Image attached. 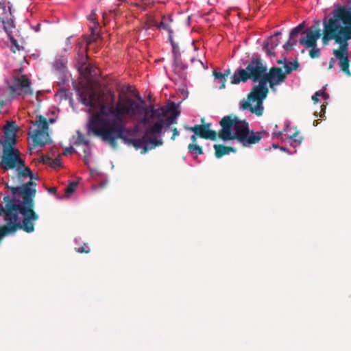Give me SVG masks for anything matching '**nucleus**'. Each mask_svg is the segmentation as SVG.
<instances>
[{
	"mask_svg": "<svg viewBox=\"0 0 351 351\" xmlns=\"http://www.w3.org/2000/svg\"><path fill=\"white\" fill-rule=\"evenodd\" d=\"M323 25V44L327 45L330 40H333L339 45V47L334 49L332 53L348 55V41L351 40V29L347 25H343L333 14L327 21H324Z\"/></svg>",
	"mask_w": 351,
	"mask_h": 351,
	"instance_id": "obj_2",
	"label": "nucleus"
},
{
	"mask_svg": "<svg viewBox=\"0 0 351 351\" xmlns=\"http://www.w3.org/2000/svg\"><path fill=\"white\" fill-rule=\"evenodd\" d=\"M76 251L78 253H88L90 252V250L88 245V243H84V245H81L76 248Z\"/></svg>",
	"mask_w": 351,
	"mask_h": 351,
	"instance_id": "obj_39",
	"label": "nucleus"
},
{
	"mask_svg": "<svg viewBox=\"0 0 351 351\" xmlns=\"http://www.w3.org/2000/svg\"><path fill=\"white\" fill-rule=\"evenodd\" d=\"M184 128L186 130L193 132L201 138L215 141L218 136V133H217L216 131L206 130L205 128L201 125H195L194 126L184 125Z\"/></svg>",
	"mask_w": 351,
	"mask_h": 351,
	"instance_id": "obj_12",
	"label": "nucleus"
},
{
	"mask_svg": "<svg viewBox=\"0 0 351 351\" xmlns=\"http://www.w3.org/2000/svg\"><path fill=\"white\" fill-rule=\"evenodd\" d=\"M172 132H173V135H172L171 138V140L173 141L175 139L176 136L179 135V132H178V129L176 128H173L172 129Z\"/></svg>",
	"mask_w": 351,
	"mask_h": 351,
	"instance_id": "obj_48",
	"label": "nucleus"
},
{
	"mask_svg": "<svg viewBox=\"0 0 351 351\" xmlns=\"http://www.w3.org/2000/svg\"><path fill=\"white\" fill-rule=\"evenodd\" d=\"M336 60L335 58H331L329 62L328 69H331L333 68L334 64L335 63Z\"/></svg>",
	"mask_w": 351,
	"mask_h": 351,
	"instance_id": "obj_50",
	"label": "nucleus"
},
{
	"mask_svg": "<svg viewBox=\"0 0 351 351\" xmlns=\"http://www.w3.org/2000/svg\"><path fill=\"white\" fill-rule=\"evenodd\" d=\"M279 43L280 40L278 38H274L273 36L270 37L266 43L271 49H275Z\"/></svg>",
	"mask_w": 351,
	"mask_h": 351,
	"instance_id": "obj_36",
	"label": "nucleus"
},
{
	"mask_svg": "<svg viewBox=\"0 0 351 351\" xmlns=\"http://www.w3.org/2000/svg\"><path fill=\"white\" fill-rule=\"evenodd\" d=\"M75 145H87L88 144V140L82 134L79 130L77 131V138L75 142Z\"/></svg>",
	"mask_w": 351,
	"mask_h": 351,
	"instance_id": "obj_31",
	"label": "nucleus"
},
{
	"mask_svg": "<svg viewBox=\"0 0 351 351\" xmlns=\"http://www.w3.org/2000/svg\"><path fill=\"white\" fill-rule=\"evenodd\" d=\"M273 147H274L275 149H276V148H278V147H279V145H277V144H274V145H273Z\"/></svg>",
	"mask_w": 351,
	"mask_h": 351,
	"instance_id": "obj_63",
	"label": "nucleus"
},
{
	"mask_svg": "<svg viewBox=\"0 0 351 351\" xmlns=\"http://www.w3.org/2000/svg\"><path fill=\"white\" fill-rule=\"evenodd\" d=\"M322 96L324 97L325 98L328 97V95L326 93H323Z\"/></svg>",
	"mask_w": 351,
	"mask_h": 351,
	"instance_id": "obj_62",
	"label": "nucleus"
},
{
	"mask_svg": "<svg viewBox=\"0 0 351 351\" xmlns=\"http://www.w3.org/2000/svg\"><path fill=\"white\" fill-rule=\"evenodd\" d=\"M16 143V134H5V139L2 142L0 140V145H3V150L11 149V150H19L14 147Z\"/></svg>",
	"mask_w": 351,
	"mask_h": 351,
	"instance_id": "obj_17",
	"label": "nucleus"
},
{
	"mask_svg": "<svg viewBox=\"0 0 351 351\" xmlns=\"http://www.w3.org/2000/svg\"><path fill=\"white\" fill-rule=\"evenodd\" d=\"M84 162H85V164H86V165H88V159H87L86 158H84Z\"/></svg>",
	"mask_w": 351,
	"mask_h": 351,
	"instance_id": "obj_61",
	"label": "nucleus"
},
{
	"mask_svg": "<svg viewBox=\"0 0 351 351\" xmlns=\"http://www.w3.org/2000/svg\"><path fill=\"white\" fill-rule=\"evenodd\" d=\"M300 64L297 60L293 62H285L284 69L285 70V73L290 74L292 71L298 70Z\"/></svg>",
	"mask_w": 351,
	"mask_h": 351,
	"instance_id": "obj_23",
	"label": "nucleus"
},
{
	"mask_svg": "<svg viewBox=\"0 0 351 351\" xmlns=\"http://www.w3.org/2000/svg\"><path fill=\"white\" fill-rule=\"evenodd\" d=\"M80 101L90 108L98 107L88 124V133L93 132L108 143L112 148L117 147V139H121L128 145L136 149L143 147V140L130 138L125 135L129 130L125 126L128 117L136 115L140 104L132 98L119 95L116 101L115 94L108 90L98 93L92 87L82 86L77 90Z\"/></svg>",
	"mask_w": 351,
	"mask_h": 351,
	"instance_id": "obj_1",
	"label": "nucleus"
},
{
	"mask_svg": "<svg viewBox=\"0 0 351 351\" xmlns=\"http://www.w3.org/2000/svg\"><path fill=\"white\" fill-rule=\"evenodd\" d=\"M311 50L309 51V56L311 58H317L320 56V49L317 48L316 47H311Z\"/></svg>",
	"mask_w": 351,
	"mask_h": 351,
	"instance_id": "obj_38",
	"label": "nucleus"
},
{
	"mask_svg": "<svg viewBox=\"0 0 351 351\" xmlns=\"http://www.w3.org/2000/svg\"><path fill=\"white\" fill-rule=\"evenodd\" d=\"M154 3L155 2L152 0H141L138 3H134V5L140 8L143 11H145L152 8Z\"/></svg>",
	"mask_w": 351,
	"mask_h": 351,
	"instance_id": "obj_25",
	"label": "nucleus"
},
{
	"mask_svg": "<svg viewBox=\"0 0 351 351\" xmlns=\"http://www.w3.org/2000/svg\"><path fill=\"white\" fill-rule=\"evenodd\" d=\"M77 183L75 182H71L64 189V191L66 194L69 195V194H71L73 193L76 188H77Z\"/></svg>",
	"mask_w": 351,
	"mask_h": 351,
	"instance_id": "obj_35",
	"label": "nucleus"
},
{
	"mask_svg": "<svg viewBox=\"0 0 351 351\" xmlns=\"http://www.w3.org/2000/svg\"><path fill=\"white\" fill-rule=\"evenodd\" d=\"M31 138L34 147H43L51 142L48 131L36 129L32 132Z\"/></svg>",
	"mask_w": 351,
	"mask_h": 351,
	"instance_id": "obj_14",
	"label": "nucleus"
},
{
	"mask_svg": "<svg viewBox=\"0 0 351 351\" xmlns=\"http://www.w3.org/2000/svg\"><path fill=\"white\" fill-rule=\"evenodd\" d=\"M176 110V105L173 102L169 104L167 108L165 107H159L154 108V106L150 105L148 107H143L140 105V108L137 110V114H144V117L141 120V123L144 125L149 124L155 117L158 119H163L164 117L169 112Z\"/></svg>",
	"mask_w": 351,
	"mask_h": 351,
	"instance_id": "obj_9",
	"label": "nucleus"
},
{
	"mask_svg": "<svg viewBox=\"0 0 351 351\" xmlns=\"http://www.w3.org/2000/svg\"><path fill=\"white\" fill-rule=\"evenodd\" d=\"M213 147L215 149V155L217 158H220L230 152H235V149L233 147L225 146L221 144L214 145Z\"/></svg>",
	"mask_w": 351,
	"mask_h": 351,
	"instance_id": "obj_18",
	"label": "nucleus"
},
{
	"mask_svg": "<svg viewBox=\"0 0 351 351\" xmlns=\"http://www.w3.org/2000/svg\"><path fill=\"white\" fill-rule=\"evenodd\" d=\"M263 49L269 56H274L275 53L273 51L274 49H271L268 45L265 44L263 46Z\"/></svg>",
	"mask_w": 351,
	"mask_h": 351,
	"instance_id": "obj_41",
	"label": "nucleus"
},
{
	"mask_svg": "<svg viewBox=\"0 0 351 351\" xmlns=\"http://www.w3.org/2000/svg\"><path fill=\"white\" fill-rule=\"evenodd\" d=\"M336 59L339 60V65L342 72H343L347 76L351 75L350 71V60L348 55L343 54H333Z\"/></svg>",
	"mask_w": 351,
	"mask_h": 351,
	"instance_id": "obj_16",
	"label": "nucleus"
},
{
	"mask_svg": "<svg viewBox=\"0 0 351 351\" xmlns=\"http://www.w3.org/2000/svg\"><path fill=\"white\" fill-rule=\"evenodd\" d=\"M332 14L339 19L343 25H347L351 29V6L340 5L335 8Z\"/></svg>",
	"mask_w": 351,
	"mask_h": 351,
	"instance_id": "obj_13",
	"label": "nucleus"
},
{
	"mask_svg": "<svg viewBox=\"0 0 351 351\" xmlns=\"http://www.w3.org/2000/svg\"><path fill=\"white\" fill-rule=\"evenodd\" d=\"M215 83H217L219 86V85H221V80H215Z\"/></svg>",
	"mask_w": 351,
	"mask_h": 351,
	"instance_id": "obj_59",
	"label": "nucleus"
},
{
	"mask_svg": "<svg viewBox=\"0 0 351 351\" xmlns=\"http://www.w3.org/2000/svg\"><path fill=\"white\" fill-rule=\"evenodd\" d=\"M12 43L16 46V47L17 48L18 50H19V45L17 44L16 43V40H12Z\"/></svg>",
	"mask_w": 351,
	"mask_h": 351,
	"instance_id": "obj_56",
	"label": "nucleus"
},
{
	"mask_svg": "<svg viewBox=\"0 0 351 351\" xmlns=\"http://www.w3.org/2000/svg\"><path fill=\"white\" fill-rule=\"evenodd\" d=\"M149 134V133H147V130L145 134L142 136V138H139L140 140H143V149H141V153L142 154H144L149 151V145H147V143H149V138H151L150 137L148 136Z\"/></svg>",
	"mask_w": 351,
	"mask_h": 351,
	"instance_id": "obj_30",
	"label": "nucleus"
},
{
	"mask_svg": "<svg viewBox=\"0 0 351 351\" xmlns=\"http://www.w3.org/2000/svg\"><path fill=\"white\" fill-rule=\"evenodd\" d=\"M36 183L33 181H29L25 184H22L20 186L11 187L10 191L14 195H20L23 198V202L21 204H17L16 201L11 198L9 195H6L3 197V202L5 204L4 210H6L8 215H9L12 210H19L20 214H25L26 209L24 208L25 197L26 196L25 191L28 192V198H30L32 201H34V198L36 194Z\"/></svg>",
	"mask_w": 351,
	"mask_h": 351,
	"instance_id": "obj_6",
	"label": "nucleus"
},
{
	"mask_svg": "<svg viewBox=\"0 0 351 351\" xmlns=\"http://www.w3.org/2000/svg\"><path fill=\"white\" fill-rule=\"evenodd\" d=\"M149 143H150V146L149 145V150L152 149H154L155 147L162 145L163 141L161 139L156 138H149Z\"/></svg>",
	"mask_w": 351,
	"mask_h": 351,
	"instance_id": "obj_34",
	"label": "nucleus"
},
{
	"mask_svg": "<svg viewBox=\"0 0 351 351\" xmlns=\"http://www.w3.org/2000/svg\"><path fill=\"white\" fill-rule=\"evenodd\" d=\"M38 119L36 120L35 125H36L40 130L48 131L49 124L47 119L42 115L38 116Z\"/></svg>",
	"mask_w": 351,
	"mask_h": 351,
	"instance_id": "obj_24",
	"label": "nucleus"
},
{
	"mask_svg": "<svg viewBox=\"0 0 351 351\" xmlns=\"http://www.w3.org/2000/svg\"><path fill=\"white\" fill-rule=\"evenodd\" d=\"M280 34H281V32H276V33L274 34V36H279V35H280Z\"/></svg>",
	"mask_w": 351,
	"mask_h": 351,
	"instance_id": "obj_64",
	"label": "nucleus"
},
{
	"mask_svg": "<svg viewBox=\"0 0 351 351\" xmlns=\"http://www.w3.org/2000/svg\"><path fill=\"white\" fill-rule=\"evenodd\" d=\"M197 137H198V136H197V135H196L195 134H193V135L191 136V143H197Z\"/></svg>",
	"mask_w": 351,
	"mask_h": 351,
	"instance_id": "obj_51",
	"label": "nucleus"
},
{
	"mask_svg": "<svg viewBox=\"0 0 351 351\" xmlns=\"http://www.w3.org/2000/svg\"><path fill=\"white\" fill-rule=\"evenodd\" d=\"M17 126L14 122H9L4 128V134H16Z\"/></svg>",
	"mask_w": 351,
	"mask_h": 351,
	"instance_id": "obj_29",
	"label": "nucleus"
},
{
	"mask_svg": "<svg viewBox=\"0 0 351 351\" xmlns=\"http://www.w3.org/2000/svg\"><path fill=\"white\" fill-rule=\"evenodd\" d=\"M230 74V70L228 69L226 70L223 73H220L217 71L213 72V75L215 80H221V85L219 86V89H223L226 87V77H228Z\"/></svg>",
	"mask_w": 351,
	"mask_h": 351,
	"instance_id": "obj_22",
	"label": "nucleus"
},
{
	"mask_svg": "<svg viewBox=\"0 0 351 351\" xmlns=\"http://www.w3.org/2000/svg\"><path fill=\"white\" fill-rule=\"evenodd\" d=\"M156 25H157V23L155 21V19H154V17L150 15H147V20L145 23L144 28L146 30H147V29H150L151 27H152L154 26H156Z\"/></svg>",
	"mask_w": 351,
	"mask_h": 351,
	"instance_id": "obj_32",
	"label": "nucleus"
},
{
	"mask_svg": "<svg viewBox=\"0 0 351 351\" xmlns=\"http://www.w3.org/2000/svg\"><path fill=\"white\" fill-rule=\"evenodd\" d=\"M191 61L193 63L197 62V63L200 64L204 69H206L208 68L207 66H205L204 64L201 60H197L195 58H191Z\"/></svg>",
	"mask_w": 351,
	"mask_h": 351,
	"instance_id": "obj_47",
	"label": "nucleus"
},
{
	"mask_svg": "<svg viewBox=\"0 0 351 351\" xmlns=\"http://www.w3.org/2000/svg\"><path fill=\"white\" fill-rule=\"evenodd\" d=\"M297 43L296 40H287L283 45V48L285 51H290L292 49L293 47Z\"/></svg>",
	"mask_w": 351,
	"mask_h": 351,
	"instance_id": "obj_37",
	"label": "nucleus"
},
{
	"mask_svg": "<svg viewBox=\"0 0 351 351\" xmlns=\"http://www.w3.org/2000/svg\"><path fill=\"white\" fill-rule=\"evenodd\" d=\"M319 96V93L316 92L314 95L312 96V100L315 104L317 103L319 101L318 97Z\"/></svg>",
	"mask_w": 351,
	"mask_h": 351,
	"instance_id": "obj_49",
	"label": "nucleus"
},
{
	"mask_svg": "<svg viewBox=\"0 0 351 351\" xmlns=\"http://www.w3.org/2000/svg\"><path fill=\"white\" fill-rule=\"evenodd\" d=\"M51 159L49 156H42V161L44 164H51Z\"/></svg>",
	"mask_w": 351,
	"mask_h": 351,
	"instance_id": "obj_46",
	"label": "nucleus"
},
{
	"mask_svg": "<svg viewBox=\"0 0 351 351\" xmlns=\"http://www.w3.org/2000/svg\"><path fill=\"white\" fill-rule=\"evenodd\" d=\"M263 138L261 132H254L253 131L250 132L249 134L245 136V140L243 144H256L258 143Z\"/></svg>",
	"mask_w": 351,
	"mask_h": 351,
	"instance_id": "obj_20",
	"label": "nucleus"
},
{
	"mask_svg": "<svg viewBox=\"0 0 351 351\" xmlns=\"http://www.w3.org/2000/svg\"><path fill=\"white\" fill-rule=\"evenodd\" d=\"M285 62H287L285 59V60H279L277 61V63L279 64H285Z\"/></svg>",
	"mask_w": 351,
	"mask_h": 351,
	"instance_id": "obj_58",
	"label": "nucleus"
},
{
	"mask_svg": "<svg viewBox=\"0 0 351 351\" xmlns=\"http://www.w3.org/2000/svg\"><path fill=\"white\" fill-rule=\"evenodd\" d=\"M219 124L221 129L218 132V136L221 140H237L243 143L245 136L249 134V123L246 120H239L237 116L228 115L223 117Z\"/></svg>",
	"mask_w": 351,
	"mask_h": 351,
	"instance_id": "obj_4",
	"label": "nucleus"
},
{
	"mask_svg": "<svg viewBox=\"0 0 351 351\" xmlns=\"http://www.w3.org/2000/svg\"><path fill=\"white\" fill-rule=\"evenodd\" d=\"M286 80V73H285L280 67L272 66L269 72H265L264 78L262 80L265 84L269 83V87L273 88L274 86L284 82Z\"/></svg>",
	"mask_w": 351,
	"mask_h": 351,
	"instance_id": "obj_11",
	"label": "nucleus"
},
{
	"mask_svg": "<svg viewBox=\"0 0 351 351\" xmlns=\"http://www.w3.org/2000/svg\"><path fill=\"white\" fill-rule=\"evenodd\" d=\"M320 36V29H318L314 31H311L307 33L304 38L300 40L299 43L300 45H304L306 48L316 47L317 40Z\"/></svg>",
	"mask_w": 351,
	"mask_h": 351,
	"instance_id": "obj_15",
	"label": "nucleus"
},
{
	"mask_svg": "<svg viewBox=\"0 0 351 351\" xmlns=\"http://www.w3.org/2000/svg\"><path fill=\"white\" fill-rule=\"evenodd\" d=\"M50 165L53 168H56L57 167H61L62 165H61V161H60V157H57L55 159H51V162Z\"/></svg>",
	"mask_w": 351,
	"mask_h": 351,
	"instance_id": "obj_42",
	"label": "nucleus"
},
{
	"mask_svg": "<svg viewBox=\"0 0 351 351\" xmlns=\"http://www.w3.org/2000/svg\"><path fill=\"white\" fill-rule=\"evenodd\" d=\"M202 126H203L206 130H210V126H211V123H206V124H202L201 125Z\"/></svg>",
	"mask_w": 351,
	"mask_h": 351,
	"instance_id": "obj_55",
	"label": "nucleus"
},
{
	"mask_svg": "<svg viewBox=\"0 0 351 351\" xmlns=\"http://www.w3.org/2000/svg\"><path fill=\"white\" fill-rule=\"evenodd\" d=\"M188 150L191 154H196L197 155H201L204 154L202 147L196 143L189 144Z\"/></svg>",
	"mask_w": 351,
	"mask_h": 351,
	"instance_id": "obj_26",
	"label": "nucleus"
},
{
	"mask_svg": "<svg viewBox=\"0 0 351 351\" xmlns=\"http://www.w3.org/2000/svg\"><path fill=\"white\" fill-rule=\"evenodd\" d=\"M74 148L72 146H70L69 147H66L63 152L64 155H68L71 154L73 152Z\"/></svg>",
	"mask_w": 351,
	"mask_h": 351,
	"instance_id": "obj_45",
	"label": "nucleus"
},
{
	"mask_svg": "<svg viewBox=\"0 0 351 351\" xmlns=\"http://www.w3.org/2000/svg\"><path fill=\"white\" fill-rule=\"evenodd\" d=\"M164 127L163 121L161 119H158L152 126L147 129V133L149 134H160Z\"/></svg>",
	"mask_w": 351,
	"mask_h": 351,
	"instance_id": "obj_21",
	"label": "nucleus"
},
{
	"mask_svg": "<svg viewBox=\"0 0 351 351\" xmlns=\"http://www.w3.org/2000/svg\"><path fill=\"white\" fill-rule=\"evenodd\" d=\"M19 150H3L0 167L8 171L16 169L19 165H24V160L20 156Z\"/></svg>",
	"mask_w": 351,
	"mask_h": 351,
	"instance_id": "obj_10",
	"label": "nucleus"
},
{
	"mask_svg": "<svg viewBox=\"0 0 351 351\" xmlns=\"http://www.w3.org/2000/svg\"><path fill=\"white\" fill-rule=\"evenodd\" d=\"M16 228H9L8 227H6V226L0 227V241L4 236L11 234V233H14V230Z\"/></svg>",
	"mask_w": 351,
	"mask_h": 351,
	"instance_id": "obj_33",
	"label": "nucleus"
},
{
	"mask_svg": "<svg viewBox=\"0 0 351 351\" xmlns=\"http://www.w3.org/2000/svg\"><path fill=\"white\" fill-rule=\"evenodd\" d=\"M267 84L262 80L254 86L247 95V99L241 104L243 110H249L252 113L260 117L263 113V101L268 94Z\"/></svg>",
	"mask_w": 351,
	"mask_h": 351,
	"instance_id": "obj_7",
	"label": "nucleus"
},
{
	"mask_svg": "<svg viewBox=\"0 0 351 351\" xmlns=\"http://www.w3.org/2000/svg\"><path fill=\"white\" fill-rule=\"evenodd\" d=\"M33 177H34V178H33V179H35V180H39V177H38V175L34 176V175L33 174Z\"/></svg>",
	"mask_w": 351,
	"mask_h": 351,
	"instance_id": "obj_60",
	"label": "nucleus"
},
{
	"mask_svg": "<svg viewBox=\"0 0 351 351\" xmlns=\"http://www.w3.org/2000/svg\"><path fill=\"white\" fill-rule=\"evenodd\" d=\"M304 26V22H302V23L299 24L297 27H294L290 32V40H295V38L303 31Z\"/></svg>",
	"mask_w": 351,
	"mask_h": 351,
	"instance_id": "obj_27",
	"label": "nucleus"
},
{
	"mask_svg": "<svg viewBox=\"0 0 351 351\" xmlns=\"http://www.w3.org/2000/svg\"><path fill=\"white\" fill-rule=\"evenodd\" d=\"M171 33H172V30H169V40H170V43L171 44V45H173L176 43H174V41H173V40L172 38Z\"/></svg>",
	"mask_w": 351,
	"mask_h": 351,
	"instance_id": "obj_53",
	"label": "nucleus"
},
{
	"mask_svg": "<svg viewBox=\"0 0 351 351\" xmlns=\"http://www.w3.org/2000/svg\"><path fill=\"white\" fill-rule=\"evenodd\" d=\"M156 27L158 28V29H167L168 32L169 30H171L169 27L165 24V23L162 21L159 24L157 23V25Z\"/></svg>",
	"mask_w": 351,
	"mask_h": 351,
	"instance_id": "obj_44",
	"label": "nucleus"
},
{
	"mask_svg": "<svg viewBox=\"0 0 351 351\" xmlns=\"http://www.w3.org/2000/svg\"><path fill=\"white\" fill-rule=\"evenodd\" d=\"M16 170L17 171V177L19 179H21V178H23V177H29L31 179L29 181H32L33 178H34L33 173H32L31 169L29 167L25 166V162H24V165H23V166L19 165L16 168Z\"/></svg>",
	"mask_w": 351,
	"mask_h": 351,
	"instance_id": "obj_19",
	"label": "nucleus"
},
{
	"mask_svg": "<svg viewBox=\"0 0 351 351\" xmlns=\"http://www.w3.org/2000/svg\"><path fill=\"white\" fill-rule=\"evenodd\" d=\"M47 190H48V192L51 194H56V191H57L56 187H51V188H49Z\"/></svg>",
	"mask_w": 351,
	"mask_h": 351,
	"instance_id": "obj_54",
	"label": "nucleus"
},
{
	"mask_svg": "<svg viewBox=\"0 0 351 351\" xmlns=\"http://www.w3.org/2000/svg\"><path fill=\"white\" fill-rule=\"evenodd\" d=\"M173 53L176 55L178 53V47L176 44L171 45Z\"/></svg>",
	"mask_w": 351,
	"mask_h": 351,
	"instance_id": "obj_52",
	"label": "nucleus"
},
{
	"mask_svg": "<svg viewBox=\"0 0 351 351\" xmlns=\"http://www.w3.org/2000/svg\"><path fill=\"white\" fill-rule=\"evenodd\" d=\"M99 38V34H91L88 38L87 39V45H90L91 43L96 42L97 40Z\"/></svg>",
	"mask_w": 351,
	"mask_h": 351,
	"instance_id": "obj_40",
	"label": "nucleus"
},
{
	"mask_svg": "<svg viewBox=\"0 0 351 351\" xmlns=\"http://www.w3.org/2000/svg\"><path fill=\"white\" fill-rule=\"evenodd\" d=\"M173 112V114L172 115L167 117L166 119H161L163 121L164 126H169L173 123H177L176 117L180 114V112H176V110H174Z\"/></svg>",
	"mask_w": 351,
	"mask_h": 351,
	"instance_id": "obj_28",
	"label": "nucleus"
},
{
	"mask_svg": "<svg viewBox=\"0 0 351 351\" xmlns=\"http://www.w3.org/2000/svg\"><path fill=\"white\" fill-rule=\"evenodd\" d=\"M281 135H282V132H274V136H276L277 138H279Z\"/></svg>",
	"mask_w": 351,
	"mask_h": 351,
	"instance_id": "obj_57",
	"label": "nucleus"
},
{
	"mask_svg": "<svg viewBox=\"0 0 351 351\" xmlns=\"http://www.w3.org/2000/svg\"><path fill=\"white\" fill-rule=\"evenodd\" d=\"M25 204L24 208L26 209V213L21 214L23 216L22 223L18 222L19 219V210H12L11 213L8 215L6 210H4L3 207L0 205V216L4 214V220L8 221L6 225L3 226L16 228L14 230L15 232L17 230L21 229L27 233H31L34 231V222L39 219L38 215L34 211L35 201H32L30 198H28V192L25 191Z\"/></svg>",
	"mask_w": 351,
	"mask_h": 351,
	"instance_id": "obj_3",
	"label": "nucleus"
},
{
	"mask_svg": "<svg viewBox=\"0 0 351 351\" xmlns=\"http://www.w3.org/2000/svg\"><path fill=\"white\" fill-rule=\"evenodd\" d=\"M266 71L267 66L263 61L260 58L252 57L245 69H239L234 72L230 77L231 84H238L249 80L259 82L264 78Z\"/></svg>",
	"mask_w": 351,
	"mask_h": 351,
	"instance_id": "obj_5",
	"label": "nucleus"
},
{
	"mask_svg": "<svg viewBox=\"0 0 351 351\" xmlns=\"http://www.w3.org/2000/svg\"><path fill=\"white\" fill-rule=\"evenodd\" d=\"M299 132H295L294 134H293L291 136H290V138L291 139H293V141L296 143L295 145H293L294 147H295L297 145H299L302 142V138L300 137V139H298L297 138V136Z\"/></svg>",
	"mask_w": 351,
	"mask_h": 351,
	"instance_id": "obj_43",
	"label": "nucleus"
},
{
	"mask_svg": "<svg viewBox=\"0 0 351 351\" xmlns=\"http://www.w3.org/2000/svg\"><path fill=\"white\" fill-rule=\"evenodd\" d=\"M31 84V80L27 75L15 71L13 74L12 84L8 86L10 94L12 96H22L23 97L32 95L34 91Z\"/></svg>",
	"mask_w": 351,
	"mask_h": 351,
	"instance_id": "obj_8",
	"label": "nucleus"
}]
</instances>
